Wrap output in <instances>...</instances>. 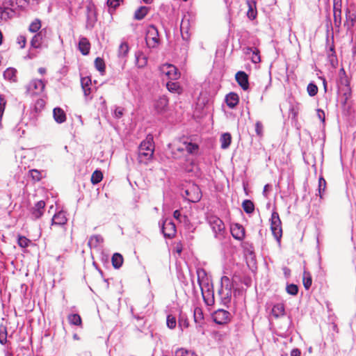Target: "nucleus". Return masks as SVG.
<instances>
[{"mask_svg":"<svg viewBox=\"0 0 356 356\" xmlns=\"http://www.w3.org/2000/svg\"><path fill=\"white\" fill-rule=\"evenodd\" d=\"M154 150V145L153 137L152 135H148L146 139L140 143L138 147V162L140 163H147L153 157Z\"/></svg>","mask_w":356,"mask_h":356,"instance_id":"obj_1","label":"nucleus"},{"mask_svg":"<svg viewBox=\"0 0 356 356\" xmlns=\"http://www.w3.org/2000/svg\"><path fill=\"white\" fill-rule=\"evenodd\" d=\"M207 222L214 234V237L218 240L224 238L225 227L222 220L216 216H210L207 218Z\"/></svg>","mask_w":356,"mask_h":356,"instance_id":"obj_2","label":"nucleus"},{"mask_svg":"<svg viewBox=\"0 0 356 356\" xmlns=\"http://www.w3.org/2000/svg\"><path fill=\"white\" fill-rule=\"evenodd\" d=\"M270 229L275 238L280 243L282 236V229L279 214L276 211H273L271 215Z\"/></svg>","mask_w":356,"mask_h":356,"instance_id":"obj_3","label":"nucleus"},{"mask_svg":"<svg viewBox=\"0 0 356 356\" xmlns=\"http://www.w3.org/2000/svg\"><path fill=\"white\" fill-rule=\"evenodd\" d=\"M145 41L149 48H154L159 44V31L155 26L149 25L148 26Z\"/></svg>","mask_w":356,"mask_h":356,"instance_id":"obj_4","label":"nucleus"},{"mask_svg":"<svg viewBox=\"0 0 356 356\" xmlns=\"http://www.w3.org/2000/svg\"><path fill=\"white\" fill-rule=\"evenodd\" d=\"M182 195L191 202H197L202 197V193L199 187L195 184H192L185 189Z\"/></svg>","mask_w":356,"mask_h":356,"instance_id":"obj_5","label":"nucleus"},{"mask_svg":"<svg viewBox=\"0 0 356 356\" xmlns=\"http://www.w3.org/2000/svg\"><path fill=\"white\" fill-rule=\"evenodd\" d=\"M45 87L44 82L41 79H33L26 86V92L30 95L41 94Z\"/></svg>","mask_w":356,"mask_h":356,"instance_id":"obj_6","label":"nucleus"},{"mask_svg":"<svg viewBox=\"0 0 356 356\" xmlns=\"http://www.w3.org/2000/svg\"><path fill=\"white\" fill-rule=\"evenodd\" d=\"M87 19H86V27L88 29H92L97 20V13L93 5H90L87 6Z\"/></svg>","mask_w":356,"mask_h":356,"instance_id":"obj_7","label":"nucleus"},{"mask_svg":"<svg viewBox=\"0 0 356 356\" xmlns=\"http://www.w3.org/2000/svg\"><path fill=\"white\" fill-rule=\"evenodd\" d=\"M197 283L203 292L204 289H209V278L207 272L203 268L197 269Z\"/></svg>","mask_w":356,"mask_h":356,"instance_id":"obj_8","label":"nucleus"},{"mask_svg":"<svg viewBox=\"0 0 356 356\" xmlns=\"http://www.w3.org/2000/svg\"><path fill=\"white\" fill-rule=\"evenodd\" d=\"M221 289L219 291L220 293L225 295V298H229L232 293V284L230 279L227 276H223L221 278Z\"/></svg>","mask_w":356,"mask_h":356,"instance_id":"obj_9","label":"nucleus"},{"mask_svg":"<svg viewBox=\"0 0 356 356\" xmlns=\"http://www.w3.org/2000/svg\"><path fill=\"white\" fill-rule=\"evenodd\" d=\"M230 314L226 310L218 309L213 315V321L219 325L227 323L229 321Z\"/></svg>","mask_w":356,"mask_h":356,"instance_id":"obj_10","label":"nucleus"},{"mask_svg":"<svg viewBox=\"0 0 356 356\" xmlns=\"http://www.w3.org/2000/svg\"><path fill=\"white\" fill-rule=\"evenodd\" d=\"M161 231L165 237L171 238L176 233V227L171 220H165L162 225Z\"/></svg>","mask_w":356,"mask_h":356,"instance_id":"obj_11","label":"nucleus"},{"mask_svg":"<svg viewBox=\"0 0 356 356\" xmlns=\"http://www.w3.org/2000/svg\"><path fill=\"white\" fill-rule=\"evenodd\" d=\"M161 70L170 79L175 80L179 77L177 69L172 65L165 64L163 65Z\"/></svg>","mask_w":356,"mask_h":356,"instance_id":"obj_12","label":"nucleus"},{"mask_svg":"<svg viewBox=\"0 0 356 356\" xmlns=\"http://www.w3.org/2000/svg\"><path fill=\"white\" fill-rule=\"evenodd\" d=\"M231 234L232 236L238 241H242L245 237V229L238 223L231 225Z\"/></svg>","mask_w":356,"mask_h":356,"instance_id":"obj_13","label":"nucleus"},{"mask_svg":"<svg viewBox=\"0 0 356 356\" xmlns=\"http://www.w3.org/2000/svg\"><path fill=\"white\" fill-rule=\"evenodd\" d=\"M235 79L238 85L243 90H246L249 88V81L248 74L243 71H238L236 75Z\"/></svg>","mask_w":356,"mask_h":356,"instance_id":"obj_14","label":"nucleus"},{"mask_svg":"<svg viewBox=\"0 0 356 356\" xmlns=\"http://www.w3.org/2000/svg\"><path fill=\"white\" fill-rule=\"evenodd\" d=\"M45 202L42 200L38 201L32 208L31 216L34 219L40 218L44 213Z\"/></svg>","mask_w":356,"mask_h":356,"instance_id":"obj_15","label":"nucleus"},{"mask_svg":"<svg viewBox=\"0 0 356 356\" xmlns=\"http://www.w3.org/2000/svg\"><path fill=\"white\" fill-rule=\"evenodd\" d=\"M67 218L63 211H59L54 214L51 219V226H63L67 222Z\"/></svg>","mask_w":356,"mask_h":356,"instance_id":"obj_16","label":"nucleus"},{"mask_svg":"<svg viewBox=\"0 0 356 356\" xmlns=\"http://www.w3.org/2000/svg\"><path fill=\"white\" fill-rule=\"evenodd\" d=\"M46 31L42 29L37 33L32 38L31 41V46L34 48H40L43 41V38L45 35Z\"/></svg>","mask_w":356,"mask_h":356,"instance_id":"obj_17","label":"nucleus"},{"mask_svg":"<svg viewBox=\"0 0 356 356\" xmlns=\"http://www.w3.org/2000/svg\"><path fill=\"white\" fill-rule=\"evenodd\" d=\"M79 49L81 53L86 56L88 55L90 49V43L85 37H81L79 41Z\"/></svg>","mask_w":356,"mask_h":356,"instance_id":"obj_18","label":"nucleus"},{"mask_svg":"<svg viewBox=\"0 0 356 356\" xmlns=\"http://www.w3.org/2000/svg\"><path fill=\"white\" fill-rule=\"evenodd\" d=\"M53 116L54 120L59 124L64 122L66 120V115L64 111L59 108H55L53 110Z\"/></svg>","mask_w":356,"mask_h":356,"instance_id":"obj_19","label":"nucleus"},{"mask_svg":"<svg viewBox=\"0 0 356 356\" xmlns=\"http://www.w3.org/2000/svg\"><path fill=\"white\" fill-rule=\"evenodd\" d=\"M168 104V99L165 97H159L154 104V108L158 113L165 111Z\"/></svg>","mask_w":356,"mask_h":356,"instance_id":"obj_20","label":"nucleus"},{"mask_svg":"<svg viewBox=\"0 0 356 356\" xmlns=\"http://www.w3.org/2000/svg\"><path fill=\"white\" fill-rule=\"evenodd\" d=\"M341 4L334 3V23L337 26H339L341 23Z\"/></svg>","mask_w":356,"mask_h":356,"instance_id":"obj_21","label":"nucleus"},{"mask_svg":"<svg viewBox=\"0 0 356 356\" xmlns=\"http://www.w3.org/2000/svg\"><path fill=\"white\" fill-rule=\"evenodd\" d=\"M227 105L231 108H234L238 103V97L236 93L230 92L225 97Z\"/></svg>","mask_w":356,"mask_h":356,"instance_id":"obj_22","label":"nucleus"},{"mask_svg":"<svg viewBox=\"0 0 356 356\" xmlns=\"http://www.w3.org/2000/svg\"><path fill=\"white\" fill-rule=\"evenodd\" d=\"M14 16V10L8 7H0V20H7Z\"/></svg>","mask_w":356,"mask_h":356,"instance_id":"obj_23","label":"nucleus"},{"mask_svg":"<svg viewBox=\"0 0 356 356\" xmlns=\"http://www.w3.org/2000/svg\"><path fill=\"white\" fill-rule=\"evenodd\" d=\"M220 147L223 149H227L232 142V136L229 133H224L220 138Z\"/></svg>","mask_w":356,"mask_h":356,"instance_id":"obj_24","label":"nucleus"},{"mask_svg":"<svg viewBox=\"0 0 356 356\" xmlns=\"http://www.w3.org/2000/svg\"><path fill=\"white\" fill-rule=\"evenodd\" d=\"M17 70L15 68L9 67L7 68L3 72V77L5 79L11 82H15L17 81Z\"/></svg>","mask_w":356,"mask_h":356,"instance_id":"obj_25","label":"nucleus"},{"mask_svg":"<svg viewBox=\"0 0 356 356\" xmlns=\"http://www.w3.org/2000/svg\"><path fill=\"white\" fill-rule=\"evenodd\" d=\"M284 305L282 303L275 305L272 309V314L277 318L284 316Z\"/></svg>","mask_w":356,"mask_h":356,"instance_id":"obj_26","label":"nucleus"},{"mask_svg":"<svg viewBox=\"0 0 356 356\" xmlns=\"http://www.w3.org/2000/svg\"><path fill=\"white\" fill-rule=\"evenodd\" d=\"M29 173L34 181H40L46 175L44 171H40L36 169L30 170Z\"/></svg>","mask_w":356,"mask_h":356,"instance_id":"obj_27","label":"nucleus"},{"mask_svg":"<svg viewBox=\"0 0 356 356\" xmlns=\"http://www.w3.org/2000/svg\"><path fill=\"white\" fill-rule=\"evenodd\" d=\"M123 261V257L120 253H114L113 255L112 256V264L113 266L116 269H118L122 266Z\"/></svg>","mask_w":356,"mask_h":356,"instance_id":"obj_28","label":"nucleus"},{"mask_svg":"<svg viewBox=\"0 0 356 356\" xmlns=\"http://www.w3.org/2000/svg\"><path fill=\"white\" fill-rule=\"evenodd\" d=\"M129 50V45L127 42H122L119 46L118 51V56L120 58H125L128 54Z\"/></svg>","mask_w":356,"mask_h":356,"instance_id":"obj_29","label":"nucleus"},{"mask_svg":"<svg viewBox=\"0 0 356 356\" xmlns=\"http://www.w3.org/2000/svg\"><path fill=\"white\" fill-rule=\"evenodd\" d=\"M149 8L147 6H140L138 8L134 14V18L138 20L143 19L148 13Z\"/></svg>","mask_w":356,"mask_h":356,"instance_id":"obj_30","label":"nucleus"},{"mask_svg":"<svg viewBox=\"0 0 356 356\" xmlns=\"http://www.w3.org/2000/svg\"><path fill=\"white\" fill-rule=\"evenodd\" d=\"M102 242L103 238L100 235H94L89 238L88 245L90 248H97Z\"/></svg>","mask_w":356,"mask_h":356,"instance_id":"obj_31","label":"nucleus"},{"mask_svg":"<svg viewBox=\"0 0 356 356\" xmlns=\"http://www.w3.org/2000/svg\"><path fill=\"white\" fill-rule=\"evenodd\" d=\"M312 284V275L309 272L304 270L303 273V285L306 290L309 289Z\"/></svg>","mask_w":356,"mask_h":356,"instance_id":"obj_32","label":"nucleus"},{"mask_svg":"<svg viewBox=\"0 0 356 356\" xmlns=\"http://www.w3.org/2000/svg\"><path fill=\"white\" fill-rule=\"evenodd\" d=\"M183 145L185 146V149L187 152L191 154L197 153L199 149L198 145L195 143L185 142Z\"/></svg>","mask_w":356,"mask_h":356,"instance_id":"obj_33","label":"nucleus"},{"mask_svg":"<svg viewBox=\"0 0 356 356\" xmlns=\"http://www.w3.org/2000/svg\"><path fill=\"white\" fill-rule=\"evenodd\" d=\"M242 207L247 213H252L254 211V206L251 200H245L242 203Z\"/></svg>","mask_w":356,"mask_h":356,"instance_id":"obj_34","label":"nucleus"},{"mask_svg":"<svg viewBox=\"0 0 356 356\" xmlns=\"http://www.w3.org/2000/svg\"><path fill=\"white\" fill-rule=\"evenodd\" d=\"M41 28V21L39 19H35L29 25V30L31 33L38 32Z\"/></svg>","mask_w":356,"mask_h":356,"instance_id":"obj_35","label":"nucleus"},{"mask_svg":"<svg viewBox=\"0 0 356 356\" xmlns=\"http://www.w3.org/2000/svg\"><path fill=\"white\" fill-rule=\"evenodd\" d=\"M194 321L196 323L200 324L204 319L203 313L200 308L196 307L193 312Z\"/></svg>","mask_w":356,"mask_h":356,"instance_id":"obj_36","label":"nucleus"},{"mask_svg":"<svg viewBox=\"0 0 356 356\" xmlns=\"http://www.w3.org/2000/svg\"><path fill=\"white\" fill-rule=\"evenodd\" d=\"M103 178L102 172L100 170H95L91 176V182L93 184L99 183Z\"/></svg>","mask_w":356,"mask_h":356,"instance_id":"obj_37","label":"nucleus"},{"mask_svg":"<svg viewBox=\"0 0 356 356\" xmlns=\"http://www.w3.org/2000/svg\"><path fill=\"white\" fill-rule=\"evenodd\" d=\"M68 321L71 324L74 325H80L81 324V316L77 314L69 315Z\"/></svg>","mask_w":356,"mask_h":356,"instance_id":"obj_38","label":"nucleus"},{"mask_svg":"<svg viewBox=\"0 0 356 356\" xmlns=\"http://www.w3.org/2000/svg\"><path fill=\"white\" fill-rule=\"evenodd\" d=\"M95 66L96 69L102 74L105 71V63L102 58L97 57L95 60Z\"/></svg>","mask_w":356,"mask_h":356,"instance_id":"obj_39","label":"nucleus"},{"mask_svg":"<svg viewBox=\"0 0 356 356\" xmlns=\"http://www.w3.org/2000/svg\"><path fill=\"white\" fill-rule=\"evenodd\" d=\"M6 100L3 95L0 94V129L1 128V120L5 111Z\"/></svg>","mask_w":356,"mask_h":356,"instance_id":"obj_40","label":"nucleus"},{"mask_svg":"<svg viewBox=\"0 0 356 356\" xmlns=\"http://www.w3.org/2000/svg\"><path fill=\"white\" fill-rule=\"evenodd\" d=\"M326 188V181L322 177L318 179V193L321 198L323 197V193H324Z\"/></svg>","mask_w":356,"mask_h":356,"instance_id":"obj_41","label":"nucleus"},{"mask_svg":"<svg viewBox=\"0 0 356 356\" xmlns=\"http://www.w3.org/2000/svg\"><path fill=\"white\" fill-rule=\"evenodd\" d=\"M167 88L173 92H179L180 87L178 83L169 81L167 83Z\"/></svg>","mask_w":356,"mask_h":356,"instance_id":"obj_42","label":"nucleus"},{"mask_svg":"<svg viewBox=\"0 0 356 356\" xmlns=\"http://www.w3.org/2000/svg\"><path fill=\"white\" fill-rule=\"evenodd\" d=\"M17 243L21 248H26L31 243V241L25 236H19Z\"/></svg>","mask_w":356,"mask_h":356,"instance_id":"obj_43","label":"nucleus"},{"mask_svg":"<svg viewBox=\"0 0 356 356\" xmlns=\"http://www.w3.org/2000/svg\"><path fill=\"white\" fill-rule=\"evenodd\" d=\"M307 90L309 95L311 97L315 96L318 92V87L313 83L308 84Z\"/></svg>","mask_w":356,"mask_h":356,"instance_id":"obj_44","label":"nucleus"},{"mask_svg":"<svg viewBox=\"0 0 356 356\" xmlns=\"http://www.w3.org/2000/svg\"><path fill=\"white\" fill-rule=\"evenodd\" d=\"M286 290L289 294L296 296L298 292V287L296 284H290L286 286Z\"/></svg>","mask_w":356,"mask_h":356,"instance_id":"obj_45","label":"nucleus"},{"mask_svg":"<svg viewBox=\"0 0 356 356\" xmlns=\"http://www.w3.org/2000/svg\"><path fill=\"white\" fill-rule=\"evenodd\" d=\"M253 52L250 56L251 60L254 63H258L261 61V58L259 55V50L258 49H253Z\"/></svg>","mask_w":356,"mask_h":356,"instance_id":"obj_46","label":"nucleus"},{"mask_svg":"<svg viewBox=\"0 0 356 356\" xmlns=\"http://www.w3.org/2000/svg\"><path fill=\"white\" fill-rule=\"evenodd\" d=\"M7 341V331L6 327L4 326H0V343L1 344L6 343Z\"/></svg>","mask_w":356,"mask_h":356,"instance_id":"obj_47","label":"nucleus"},{"mask_svg":"<svg viewBox=\"0 0 356 356\" xmlns=\"http://www.w3.org/2000/svg\"><path fill=\"white\" fill-rule=\"evenodd\" d=\"M176 324H177V322H176L175 317L172 315H168L167 316V326L170 329H173L176 327Z\"/></svg>","mask_w":356,"mask_h":356,"instance_id":"obj_48","label":"nucleus"},{"mask_svg":"<svg viewBox=\"0 0 356 356\" xmlns=\"http://www.w3.org/2000/svg\"><path fill=\"white\" fill-rule=\"evenodd\" d=\"M185 146L184 147H175L172 149V156L174 159H177L179 158V155L177 152H180V153H182L185 151Z\"/></svg>","mask_w":356,"mask_h":356,"instance_id":"obj_49","label":"nucleus"},{"mask_svg":"<svg viewBox=\"0 0 356 356\" xmlns=\"http://www.w3.org/2000/svg\"><path fill=\"white\" fill-rule=\"evenodd\" d=\"M121 0H107V5L112 8H116L120 6Z\"/></svg>","mask_w":356,"mask_h":356,"instance_id":"obj_50","label":"nucleus"},{"mask_svg":"<svg viewBox=\"0 0 356 356\" xmlns=\"http://www.w3.org/2000/svg\"><path fill=\"white\" fill-rule=\"evenodd\" d=\"M173 217L179 220V222H182L183 220H186V216H182L181 214V212L179 210H175L173 213Z\"/></svg>","mask_w":356,"mask_h":356,"instance_id":"obj_51","label":"nucleus"},{"mask_svg":"<svg viewBox=\"0 0 356 356\" xmlns=\"http://www.w3.org/2000/svg\"><path fill=\"white\" fill-rule=\"evenodd\" d=\"M140 56L138 55H136V60H137V62L138 63V67H142L143 66H145L147 63V58L145 56H142V58H141V60H140Z\"/></svg>","mask_w":356,"mask_h":356,"instance_id":"obj_52","label":"nucleus"},{"mask_svg":"<svg viewBox=\"0 0 356 356\" xmlns=\"http://www.w3.org/2000/svg\"><path fill=\"white\" fill-rule=\"evenodd\" d=\"M179 325L180 327H188L189 325L188 321L186 318H184L183 316H181L179 320Z\"/></svg>","mask_w":356,"mask_h":356,"instance_id":"obj_53","label":"nucleus"},{"mask_svg":"<svg viewBox=\"0 0 356 356\" xmlns=\"http://www.w3.org/2000/svg\"><path fill=\"white\" fill-rule=\"evenodd\" d=\"M248 16L250 19H254L256 17V11L254 10L251 4H249Z\"/></svg>","mask_w":356,"mask_h":356,"instance_id":"obj_54","label":"nucleus"},{"mask_svg":"<svg viewBox=\"0 0 356 356\" xmlns=\"http://www.w3.org/2000/svg\"><path fill=\"white\" fill-rule=\"evenodd\" d=\"M85 80H86V79H81V85H82L84 95H85V96L87 97L90 94V88L89 87H87L86 86H84Z\"/></svg>","mask_w":356,"mask_h":356,"instance_id":"obj_55","label":"nucleus"},{"mask_svg":"<svg viewBox=\"0 0 356 356\" xmlns=\"http://www.w3.org/2000/svg\"><path fill=\"white\" fill-rule=\"evenodd\" d=\"M263 126L260 122H257L255 124V131L258 136H261L262 134Z\"/></svg>","mask_w":356,"mask_h":356,"instance_id":"obj_56","label":"nucleus"},{"mask_svg":"<svg viewBox=\"0 0 356 356\" xmlns=\"http://www.w3.org/2000/svg\"><path fill=\"white\" fill-rule=\"evenodd\" d=\"M6 7H8L9 8H13V9L14 15H15V10L17 8V7H16L15 1L8 0L6 2Z\"/></svg>","mask_w":356,"mask_h":356,"instance_id":"obj_57","label":"nucleus"},{"mask_svg":"<svg viewBox=\"0 0 356 356\" xmlns=\"http://www.w3.org/2000/svg\"><path fill=\"white\" fill-rule=\"evenodd\" d=\"M17 43L20 45L21 48H24L26 45V38L24 35L17 37Z\"/></svg>","mask_w":356,"mask_h":356,"instance_id":"obj_58","label":"nucleus"},{"mask_svg":"<svg viewBox=\"0 0 356 356\" xmlns=\"http://www.w3.org/2000/svg\"><path fill=\"white\" fill-rule=\"evenodd\" d=\"M317 115H318V118L321 121L323 122L324 120H325V113H324L323 111H322L321 109H318L317 110Z\"/></svg>","mask_w":356,"mask_h":356,"instance_id":"obj_59","label":"nucleus"},{"mask_svg":"<svg viewBox=\"0 0 356 356\" xmlns=\"http://www.w3.org/2000/svg\"><path fill=\"white\" fill-rule=\"evenodd\" d=\"M256 47H246L244 49V52L247 56H250L252 53L254 51L253 49H255Z\"/></svg>","mask_w":356,"mask_h":356,"instance_id":"obj_60","label":"nucleus"},{"mask_svg":"<svg viewBox=\"0 0 356 356\" xmlns=\"http://www.w3.org/2000/svg\"><path fill=\"white\" fill-rule=\"evenodd\" d=\"M300 351L298 348H294L291 352V356H300Z\"/></svg>","mask_w":356,"mask_h":356,"instance_id":"obj_61","label":"nucleus"},{"mask_svg":"<svg viewBox=\"0 0 356 356\" xmlns=\"http://www.w3.org/2000/svg\"><path fill=\"white\" fill-rule=\"evenodd\" d=\"M122 115H123V113H122V110H120L119 108L115 109V115L116 118H120L122 116Z\"/></svg>","mask_w":356,"mask_h":356,"instance_id":"obj_62","label":"nucleus"},{"mask_svg":"<svg viewBox=\"0 0 356 356\" xmlns=\"http://www.w3.org/2000/svg\"><path fill=\"white\" fill-rule=\"evenodd\" d=\"M269 188V185L268 184H266L264 188V191H263V194L264 196H266L267 195V191H268V188Z\"/></svg>","mask_w":356,"mask_h":356,"instance_id":"obj_63","label":"nucleus"},{"mask_svg":"<svg viewBox=\"0 0 356 356\" xmlns=\"http://www.w3.org/2000/svg\"><path fill=\"white\" fill-rule=\"evenodd\" d=\"M38 72H39L40 74H44V73L46 72V70H45V68H44V67H40V68L38 69Z\"/></svg>","mask_w":356,"mask_h":356,"instance_id":"obj_64","label":"nucleus"}]
</instances>
